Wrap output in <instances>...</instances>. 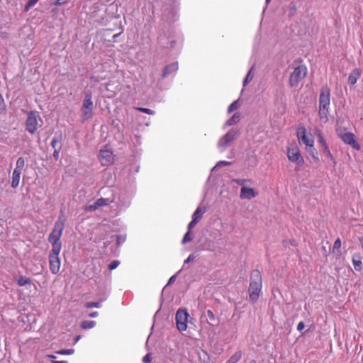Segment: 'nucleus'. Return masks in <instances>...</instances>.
<instances>
[{"instance_id": "nucleus-56", "label": "nucleus", "mask_w": 363, "mask_h": 363, "mask_svg": "<svg viewBox=\"0 0 363 363\" xmlns=\"http://www.w3.org/2000/svg\"><path fill=\"white\" fill-rule=\"evenodd\" d=\"M271 0H266V3L267 4H269Z\"/></svg>"}, {"instance_id": "nucleus-50", "label": "nucleus", "mask_w": 363, "mask_h": 363, "mask_svg": "<svg viewBox=\"0 0 363 363\" xmlns=\"http://www.w3.org/2000/svg\"><path fill=\"white\" fill-rule=\"evenodd\" d=\"M52 363H68L67 361H52Z\"/></svg>"}, {"instance_id": "nucleus-42", "label": "nucleus", "mask_w": 363, "mask_h": 363, "mask_svg": "<svg viewBox=\"0 0 363 363\" xmlns=\"http://www.w3.org/2000/svg\"><path fill=\"white\" fill-rule=\"evenodd\" d=\"M231 164L230 162H228V161H219L217 162L216 165V167H220L221 165H230Z\"/></svg>"}, {"instance_id": "nucleus-4", "label": "nucleus", "mask_w": 363, "mask_h": 363, "mask_svg": "<svg viewBox=\"0 0 363 363\" xmlns=\"http://www.w3.org/2000/svg\"><path fill=\"white\" fill-rule=\"evenodd\" d=\"M293 71L289 76V85L291 87L297 86L298 83L303 79L307 74V68L305 65H301L291 67Z\"/></svg>"}, {"instance_id": "nucleus-11", "label": "nucleus", "mask_w": 363, "mask_h": 363, "mask_svg": "<svg viewBox=\"0 0 363 363\" xmlns=\"http://www.w3.org/2000/svg\"><path fill=\"white\" fill-rule=\"evenodd\" d=\"M26 125L28 132H29L30 134L35 133L38 128V116L35 112L31 111L28 113Z\"/></svg>"}, {"instance_id": "nucleus-33", "label": "nucleus", "mask_w": 363, "mask_h": 363, "mask_svg": "<svg viewBox=\"0 0 363 363\" xmlns=\"http://www.w3.org/2000/svg\"><path fill=\"white\" fill-rule=\"evenodd\" d=\"M38 0H29L25 7V11H28L31 7H33Z\"/></svg>"}, {"instance_id": "nucleus-18", "label": "nucleus", "mask_w": 363, "mask_h": 363, "mask_svg": "<svg viewBox=\"0 0 363 363\" xmlns=\"http://www.w3.org/2000/svg\"><path fill=\"white\" fill-rule=\"evenodd\" d=\"M21 174V172L13 169L11 184L12 188L16 189L18 186Z\"/></svg>"}, {"instance_id": "nucleus-48", "label": "nucleus", "mask_w": 363, "mask_h": 363, "mask_svg": "<svg viewBox=\"0 0 363 363\" xmlns=\"http://www.w3.org/2000/svg\"><path fill=\"white\" fill-rule=\"evenodd\" d=\"M57 143V140L55 138H53V139L52 140L51 145H52V147L53 148H55V149H56V148H55V145H56Z\"/></svg>"}, {"instance_id": "nucleus-27", "label": "nucleus", "mask_w": 363, "mask_h": 363, "mask_svg": "<svg viewBox=\"0 0 363 363\" xmlns=\"http://www.w3.org/2000/svg\"><path fill=\"white\" fill-rule=\"evenodd\" d=\"M17 284L19 286H25L26 284H30V279H28V278L24 277H20L17 279Z\"/></svg>"}, {"instance_id": "nucleus-35", "label": "nucleus", "mask_w": 363, "mask_h": 363, "mask_svg": "<svg viewBox=\"0 0 363 363\" xmlns=\"http://www.w3.org/2000/svg\"><path fill=\"white\" fill-rule=\"evenodd\" d=\"M120 264V262L118 260H113L109 265L108 269L110 270H113L118 267V266Z\"/></svg>"}, {"instance_id": "nucleus-16", "label": "nucleus", "mask_w": 363, "mask_h": 363, "mask_svg": "<svg viewBox=\"0 0 363 363\" xmlns=\"http://www.w3.org/2000/svg\"><path fill=\"white\" fill-rule=\"evenodd\" d=\"M216 320V315L211 310H206L202 312L201 315V321L206 322L208 324L213 325Z\"/></svg>"}, {"instance_id": "nucleus-6", "label": "nucleus", "mask_w": 363, "mask_h": 363, "mask_svg": "<svg viewBox=\"0 0 363 363\" xmlns=\"http://www.w3.org/2000/svg\"><path fill=\"white\" fill-rule=\"evenodd\" d=\"M237 135L238 132L232 129L220 138L217 145L220 152H224L230 144L235 139Z\"/></svg>"}, {"instance_id": "nucleus-29", "label": "nucleus", "mask_w": 363, "mask_h": 363, "mask_svg": "<svg viewBox=\"0 0 363 363\" xmlns=\"http://www.w3.org/2000/svg\"><path fill=\"white\" fill-rule=\"evenodd\" d=\"M240 106V104H239V101L238 100L237 101H235L234 102H233L229 106H228V112L230 113L234 111H235L236 109L238 108V107Z\"/></svg>"}, {"instance_id": "nucleus-37", "label": "nucleus", "mask_w": 363, "mask_h": 363, "mask_svg": "<svg viewBox=\"0 0 363 363\" xmlns=\"http://www.w3.org/2000/svg\"><path fill=\"white\" fill-rule=\"evenodd\" d=\"M324 152H325V155H326V157H328V158H330L332 160H334L333 157L328 145H325V147L324 148Z\"/></svg>"}, {"instance_id": "nucleus-46", "label": "nucleus", "mask_w": 363, "mask_h": 363, "mask_svg": "<svg viewBox=\"0 0 363 363\" xmlns=\"http://www.w3.org/2000/svg\"><path fill=\"white\" fill-rule=\"evenodd\" d=\"M67 2V0H56L55 4L57 6H60L65 4Z\"/></svg>"}, {"instance_id": "nucleus-17", "label": "nucleus", "mask_w": 363, "mask_h": 363, "mask_svg": "<svg viewBox=\"0 0 363 363\" xmlns=\"http://www.w3.org/2000/svg\"><path fill=\"white\" fill-rule=\"evenodd\" d=\"M178 69V64L177 62H174L167 65L162 72V78H165L169 75L175 73Z\"/></svg>"}, {"instance_id": "nucleus-22", "label": "nucleus", "mask_w": 363, "mask_h": 363, "mask_svg": "<svg viewBox=\"0 0 363 363\" xmlns=\"http://www.w3.org/2000/svg\"><path fill=\"white\" fill-rule=\"evenodd\" d=\"M205 212L206 209L204 208L199 206L193 213L192 219L196 218V220L199 222Z\"/></svg>"}, {"instance_id": "nucleus-47", "label": "nucleus", "mask_w": 363, "mask_h": 363, "mask_svg": "<svg viewBox=\"0 0 363 363\" xmlns=\"http://www.w3.org/2000/svg\"><path fill=\"white\" fill-rule=\"evenodd\" d=\"M175 279H176V275L172 276L168 281V284H171L172 283H173L175 281Z\"/></svg>"}, {"instance_id": "nucleus-5", "label": "nucleus", "mask_w": 363, "mask_h": 363, "mask_svg": "<svg viewBox=\"0 0 363 363\" xmlns=\"http://www.w3.org/2000/svg\"><path fill=\"white\" fill-rule=\"evenodd\" d=\"M94 104L91 91L85 94L81 108V118L83 122L89 120L93 116Z\"/></svg>"}, {"instance_id": "nucleus-12", "label": "nucleus", "mask_w": 363, "mask_h": 363, "mask_svg": "<svg viewBox=\"0 0 363 363\" xmlns=\"http://www.w3.org/2000/svg\"><path fill=\"white\" fill-rule=\"evenodd\" d=\"M287 157L289 160L293 162H298L299 164L303 162V159L300 154L298 147L296 145L288 147Z\"/></svg>"}, {"instance_id": "nucleus-52", "label": "nucleus", "mask_w": 363, "mask_h": 363, "mask_svg": "<svg viewBox=\"0 0 363 363\" xmlns=\"http://www.w3.org/2000/svg\"><path fill=\"white\" fill-rule=\"evenodd\" d=\"M3 103H4V99H3L1 94H0V105H1Z\"/></svg>"}, {"instance_id": "nucleus-54", "label": "nucleus", "mask_w": 363, "mask_h": 363, "mask_svg": "<svg viewBox=\"0 0 363 363\" xmlns=\"http://www.w3.org/2000/svg\"><path fill=\"white\" fill-rule=\"evenodd\" d=\"M250 363H257V362L255 360H251Z\"/></svg>"}, {"instance_id": "nucleus-39", "label": "nucleus", "mask_w": 363, "mask_h": 363, "mask_svg": "<svg viewBox=\"0 0 363 363\" xmlns=\"http://www.w3.org/2000/svg\"><path fill=\"white\" fill-rule=\"evenodd\" d=\"M152 359V357L150 354H147L143 358V363H150Z\"/></svg>"}, {"instance_id": "nucleus-38", "label": "nucleus", "mask_w": 363, "mask_h": 363, "mask_svg": "<svg viewBox=\"0 0 363 363\" xmlns=\"http://www.w3.org/2000/svg\"><path fill=\"white\" fill-rule=\"evenodd\" d=\"M199 222L196 218L192 219V220L188 225V230H191Z\"/></svg>"}, {"instance_id": "nucleus-2", "label": "nucleus", "mask_w": 363, "mask_h": 363, "mask_svg": "<svg viewBox=\"0 0 363 363\" xmlns=\"http://www.w3.org/2000/svg\"><path fill=\"white\" fill-rule=\"evenodd\" d=\"M65 219L60 216L55 223L54 228L48 237L49 242L52 244V252L61 251L62 243L60 238L65 228Z\"/></svg>"}, {"instance_id": "nucleus-43", "label": "nucleus", "mask_w": 363, "mask_h": 363, "mask_svg": "<svg viewBox=\"0 0 363 363\" xmlns=\"http://www.w3.org/2000/svg\"><path fill=\"white\" fill-rule=\"evenodd\" d=\"M305 327V324L303 321H301L297 325V330L301 331Z\"/></svg>"}, {"instance_id": "nucleus-1", "label": "nucleus", "mask_w": 363, "mask_h": 363, "mask_svg": "<svg viewBox=\"0 0 363 363\" xmlns=\"http://www.w3.org/2000/svg\"><path fill=\"white\" fill-rule=\"evenodd\" d=\"M318 102V116L320 121L323 123H326L328 121L330 104V91L327 86L321 88Z\"/></svg>"}, {"instance_id": "nucleus-14", "label": "nucleus", "mask_w": 363, "mask_h": 363, "mask_svg": "<svg viewBox=\"0 0 363 363\" xmlns=\"http://www.w3.org/2000/svg\"><path fill=\"white\" fill-rule=\"evenodd\" d=\"M342 140L346 143L351 145L355 150H359L360 145L355 139V135L350 132L343 133L341 135Z\"/></svg>"}, {"instance_id": "nucleus-15", "label": "nucleus", "mask_w": 363, "mask_h": 363, "mask_svg": "<svg viewBox=\"0 0 363 363\" xmlns=\"http://www.w3.org/2000/svg\"><path fill=\"white\" fill-rule=\"evenodd\" d=\"M258 195V192L252 188L249 187H242L240 189V198L241 199H252L255 198Z\"/></svg>"}, {"instance_id": "nucleus-44", "label": "nucleus", "mask_w": 363, "mask_h": 363, "mask_svg": "<svg viewBox=\"0 0 363 363\" xmlns=\"http://www.w3.org/2000/svg\"><path fill=\"white\" fill-rule=\"evenodd\" d=\"M59 154H60V150L55 149L52 156L56 160H57L59 158Z\"/></svg>"}, {"instance_id": "nucleus-23", "label": "nucleus", "mask_w": 363, "mask_h": 363, "mask_svg": "<svg viewBox=\"0 0 363 363\" xmlns=\"http://www.w3.org/2000/svg\"><path fill=\"white\" fill-rule=\"evenodd\" d=\"M235 184H238L239 186H241L242 187H247V186H250L252 184L251 179H235L233 181Z\"/></svg>"}, {"instance_id": "nucleus-34", "label": "nucleus", "mask_w": 363, "mask_h": 363, "mask_svg": "<svg viewBox=\"0 0 363 363\" xmlns=\"http://www.w3.org/2000/svg\"><path fill=\"white\" fill-rule=\"evenodd\" d=\"M74 352V349H68V350H60L57 352V354H72Z\"/></svg>"}, {"instance_id": "nucleus-51", "label": "nucleus", "mask_w": 363, "mask_h": 363, "mask_svg": "<svg viewBox=\"0 0 363 363\" xmlns=\"http://www.w3.org/2000/svg\"><path fill=\"white\" fill-rule=\"evenodd\" d=\"M359 242L362 245V247L363 248V237H361L359 238Z\"/></svg>"}, {"instance_id": "nucleus-19", "label": "nucleus", "mask_w": 363, "mask_h": 363, "mask_svg": "<svg viewBox=\"0 0 363 363\" xmlns=\"http://www.w3.org/2000/svg\"><path fill=\"white\" fill-rule=\"evenodd\" d=\"M361 75V70L359 69H354L350 73L349 77H348V82L349 84L354 85L356 84L357 79L359 78Z\"/></svg>"}, {"instance_id": "nucleus-49", "label": "nucleus", "mask_w": 363, "mask_h": 363, "mask_svg": "<svg viewBox=\"0 0 363 363\" xmlns=\"http://www.w3.org/2000/svg\"><path fill=\"white\" fill-rule=\"evenodd\" d=\"M98 315H99V313L97 311H94V312L91 313L89 315L91 318H95V317L98 316Z\"/></svg>"}, {"instance_id": "nucleus-25", "label": "nucleus", "mask_w": 363, "mask_h": 363, "mask_svg": "<svg viewBox=\"0 0 363 363\" xmlns=\"http://www.w3.org/2000/svg\"><path fill=\"white\" fill-rule=\"evenodd\" d=\"M25 164H26L25 159L22 157H20L19 158H18V160L16 161V167L14 169H16V170L22 172V171L25 167Z\"/></svg>"}, {"instance_id": "nucleus-9", "label": "nucleus", "mask_w": 363, "mask_h": 363, "mask_svg": "<svg viewBox=\"0 0 363 363\" xmlns=\"http://www.w3.org/2000/svg\"><path fill=\"white\" fill-rule=\"evenodd\" d=\"M60 251L50 252L49 255L50 269L52 274H57L60 269L59 254Z\"/></svg>"}, {"instance_id": "nucleus-30", "label": "nucleus", "mask_w": 363, "mask_h": 363, "mask_svg": "<svg viewBox=\"0 0 363 363\" xmlns=\"http://www.w3.org/2000/svg\"><path fill=\"white\" fill-rule=\"evenodd\" d=\"M101 306V302H87L85 303V307L87 308H100Z\"/></svg>"}, {"instance_id": "nucleus-32", "label": "nucleus", "mask_w": 363, "mask_h": 363, "mask_svg": "<svg viewBox=\"0 0 363 363\" xmlns=\"http://www.w3.org/2000/svg\"><path fill=\"white\" fill-rule=\"evenodd\" d=\"M136 110H138L140 112H143V113L150 114V115H153L155 113V111L153 110L146 108L137 107Z\"/></svg>"}, {"instance_id": "nucleus-8", "label": "nucleus", "mask_w": 363, "mask_h": 363, "mask_svg": "<svg viewBox=\"0 0 363 363\" xmlns=\"http://www.w3.org/2000/svg\"><path fill=\"white\" fill-rule=\"evenodd\" d=\"M114 199L115 198L113 195H112L111 197H108L106 199H98L94 203L86 206L85 211L89 212L94 211L101 207L106 206L112 203L114 201Z\"/></svg>"}, {"instance_id": "nucleus-55", "label": "nucleus", "mask_w": 363, "mask_h": 363, "mask_svg": "<svg viewBox=\"0 0 363 363\" xmlns=\"http://www.w3.org/2000/svg\"><path fill=\"white\" fill-rule=\"evenodd\" d=\"M79 338H80V336L77 337L76 341H78L79 340Z\"/></svg>"}, {"instance_id": "nucleus-21", "label": "nucleus", "mask_w": 363, "mask_h": 363, "mask_svg": "<svg viewBox=\"0 0 363 363\" xmlns=\"http://www.w3.org/2000/svg\"><path fill=\"white\" fill-rule=\"evenodd\" d=\"M240 119V115L239 113H235L233 115V116L229 118L226 122H225V125L226 126H231L233 125H235L236 123H238L239 122Z\"/></svg>"}, {"instance_id": "nucleus-53", "label": "nucleus", "mask_w": 363, "mask_h": 363, "mask_svg": "<svg viewBox=\"0 0 363 363\" xmlns=\"http://www.w3.org/2000/svg\"><path fill=\"white\" fill-rule=\"evenodd\" d=\"M48 357L49 358H50V359H55V357L54 355H52V354H49V355H48Z\"/></svg>"}, {"instance_id": "nucleus-28", "label": "nucleus", "mask_w": 363, "mask_h": 363, "mask_svg": "<svg viewBox=\"0 0 363 363\" xmlns=\"http://www.w3.org/2000/svg\"><path fill=\"white\" fill-rule=\"evenodd\" d=\"M252 68H251L249 72H247L244 81H243V86H245L247 84H249L253 78V74L252 73Z\"/></svg>"}, {"instance_id": "nucleus-41", "label": "nucleus", "mask_w": 363, "mask_h": 363, "mask_svg": "<svg viewBox=\"0 0 363 363\" xmlns=\"http://www.w3.org/2000/svg\"><path fill=\"white\" fill-rule=\"evenodd\" d=\"M318 141L320 144H322V145L324 147V148L325 147V145H327L325 141L323 139V137L322 136L321 133H319L318 134Z\"/></svg>"}, {"instance_id": "nucleus-31", "label": "nucleus", "mask_w": 363, "mask_h": 363, "mask_svg": "<svg viewBox=\"0 0 363 363\" xmlns=\"http://www.w3.org/2000/svg\"><path fill=\"white\" fill-rule=\"evenodd\" d=\"M192 239H193V236H192L191 233H190V231L188 230V232L186 233V234L184 235V236L182 239V243L185 244V243L192 240Z\"/></svg>"}, {"instance_id": "nucleus-26", "label": "nucleus", "mask_w": 363, "mask_h": 363, "mask_svg": "<svg viewBox=\"0 0 363 363\" xmlns=\"http://www.w3.org/2000/svg\"><path fill=\"white\" fill-rule=\"evenodd\" d=\"M96 325V322L94 320H84L82 322L81 327L83 329H90Z\"/></svg>"}, {"instance_id": "nucleus-36", "label": "nucleus", "mask_w": 363, "mask_h": 363, "mask_svg": "<svg viewBox=\"0 0 363 363\" xmlns=\"http://www.w3.org/2000/svg\"><path fill=\"white\" fill-rule=\"evenodd\" d=\"M307 150L309 152V153L311 154V155L316 160H318V157H317V152L315 151V150L313 148V147L312 148H309L307 149Z\"/></svg>"}, {"instance_id": "nucleus-40", "label": "nucleus", "mask_w": 363, "mask_h": 363, "mask_svg": "<svg viewBox=\"0 0 363 363\" xmlns=\"http://www.w3.org/2000/svg\"><path fill=\"white\" fill-rule=\"evenodd\" d=\"M341 247V240L340 238H337L336 240L334 242L333 248L334 249H339Z\"/></svg>"}, {"instance_id": "nucleus-24", "label": "nucleus", "mask_w": 363, "mask_h": 363, "mask_svg": "<svg viewBox=\"0 0 363 363\" xmlns=\"http://www.w3.org/2000/svg\"><path fill=\"white\" fill-rule=\"evenodd\" d=\"M241 351H237L230 357V359L225 363H237L241 359Z\"/></svg>"}, {"instance_id": "nucleus-3", "label": "nucleus", "mask_w": 363, "mask_h": 363, "mask_svg": "<svg viewBox=\"0 0 363 363\" xmlns=\"http://www.w3.org/2000/svg\"><path fill=\"white\" fill-rule=\"evenodd\" d=\"M262 288V278L259 270L255 269L251 272L248 294L250 300L255 302L259 297Z\"/></svg>"}, {"instance_id": "nucleus-10", "label": "nucleus", "mask_w": 363, "mask_h": 363, "mask_svg": "<svg viewBox=\"0 0 363 363\" xmlns=\"http://www.w3.org/2000/svg\"><path fill=\"white\" fill-rule=\"evenodd\" d=\"M296 135L300 143L302 142L309 148H312L313 147L314 140L312 137L306 135V128L304 126H299L297 128Z\"/></svg>"}, {"instance_id": "nucleus-13", "label": "nucleus", "mask_w": 363, "mask_h": 363, "mask_svg": "<svg viewBox=\"0 0 363 363\" xmlns=\"http://www.w3.org/2000/svg\"><path fill=\"white\" fill-rule=\"evenodd\" d=\"M99 159L103 166H107L113 162V152L106 148L100 150Z\"/></svg>"}, {"instance_id": "nucleus-7", "label": "nucleus", "mask_w": 363, "mask_h": 363, "mask_svg": "<svg viewBox=\"0 0 363 363\" xmlns=\"http://www.w3.org/2000/svg\"><path fill=\"white\" fill-rule=\"evenodd\" d=\"M189 313L186 309L179 308L175 315L176 325L177 329L182 332L185 331L187 328V320Z\"/></svg>"}, {"instance_id": "nucleus-45", "label": "nucleus", "mask_w": 363, "mask_h": 363, "mask_svg": "<svg viewBox=\"0 0 363 363\" xmlns=\"http://www.w3.org/2000/svg\"><path fill=\"white\" fill-rule=\"evenodd\" d=\"M195 259V257L193 255H190L188 258L184 261V264H188L192 262Z\"/></svg>"}, {"instance_id": "nucleus-20", "label": "nucleus", "mask_w": 363, "mask_h": 363, "mask_svg": "<svg viewBox=\"0 0 363 363\" xmlns=\"http://www.w3.org/2000/svg\"><path fill=\"white\" fill-rule=\"evenodd\" d=\"M352 264L354 266V268L357 271H360L362 268V262L361 261V257L359 254L354 255L352 257Z\"/></svg>"}]
</instances>
